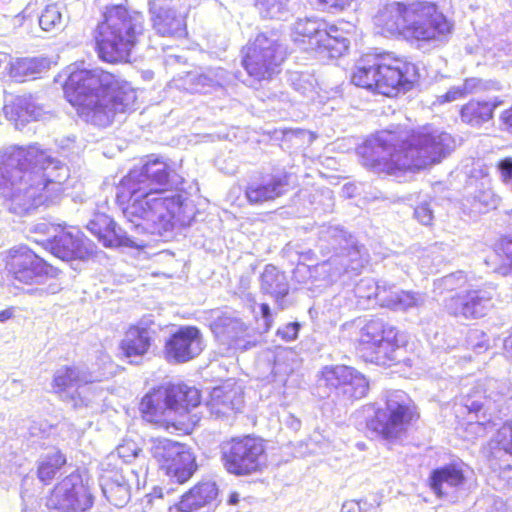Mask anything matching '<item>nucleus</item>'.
Masks as SVG:
<instances>
[{
	"label": "nucleus",
	"instance_id": "0eeeda50",
	"mask_svg": "<svg viewBox=\"0 0 512 512\" xmlns=\"http://www.w3.org/2000/svg\"><path fill=\"white\" fill-rule=\"evenodd\" d=\"M200 403L201 393L196 387L183 382L170 383L146 394L140 403V411L148 422L168 423L172 414L183 415Z\"/></svg>",
	"mask_w": 512,
	"mask_h": 512
},
{
	"label": "nucleus",
	"instance_id": "6e6552de",
	"mask_svg": "<svg viewBox=\"0 0 512 512\" xmlns=\"http://www.w3.org/2000/svg\"><path fill=\"white\" fill-rule=\"evenodd\" d=\"M319 248L323 255L332 252L328 259L334 274H359L368 263L366 247L339 226L323 227L319 233Z\"/></svg>",
	"mask_w": 512,
	"mask_h": 512
},
{
	"label": "nucleus",
	"instance_id": "4be33fe9",
	"mask_svg": "<svg viewBox=\"0 0 512 512\" xmlns=\"http://www.w3.org/2000/svg\"><path fill=\"white\" fill-rule=\"evenodd\" d=\"M162 329L153 315L143 316L136 325L131 326L120 342V349L131 364H139L151 346L152 336Z\"/></svg>",
	"mask_w": 512,
	"mask_h": 512
},
{
	"label": "nucleus",
	"instance_id": "ddd939ff",
	"mask_svg": "<svg viewBox=\"0 0 512 512\" xmlns=\"http://www.w3.org/2000/svg\"><path fill=\"white\" fill-rule=\"evenodd\" d=\"M288 53L287 45L279 34H257L254 41L243 48L242 65L255 80L270 79Z\"/></svg>",
	"mask_w": 512,
	"mask_h": 512
},
{
	"label": "nucleus",
	"instance_id": "4d7b16f0",
	"mask_svg": "<svg viewBox=\"0 0 512 512\" xmlns=\"http://www.w3.org/2000/svg\"><path fill=\"white\" fill-rule=\"evenodd\" d=\"M479 83L480 80L477 78L466 79L461 88H465V94H468L472 92V90L475 89Z\"/></svg>",
	"mask_w": 512,
	"mask_h": 512
},
{
	"label": "nucleus",
	"instance_id": "f704fd0d",
	"mask_svg": "<svg viewBox=\"0 0 512 512\" xmlns=\"http://www.w3.org/2000/svg\"><path fill=\"white\" fill-rule=\"evenodd\" d=\"M4 112L16 125L40 120L45 113L43 106L30 94L16 96L11 104L4 105Z\"/></svg>",
	"mask_w": 512,
	"mask_h": 512
},
{
	"label": "nucleus",
	"instance_id": "473e14b6",
	"mask_svg": "<svg viewBox=\"0 0 512 512\" xmlns=\"http://www.w3.org/2000/svg\"><path fill=\"white\" fill-rule=\"evenodd\" d=\"M103 496L115 507H124L131 498V488L122 469H105L99 476Z\"/></svg>",
	"mask_w": 512,
	"mask_h": 512
},
{
	"label": "nucleus",
	"instance_id": "9d476101",
	"mask_svg": "<svg viewBox=\"0 0 512 512\" xmlns=\"http://www.w3.org/2000/svg\"><path fill=\"white\" fill-rule=\"evenodd\" d=\"M368 390L367 378L346 365L325 366L318 379L319 396L344 407L365 397Z\"/></svg>",
	"mask_w": 512,
	"mask_h": 512
},
{
	"label": "nucleus",
	"instance_id": "3c124183",
	"mask_svg": "<svg viewBox=\"0 0 512 512\" xmlns=\"http://www.w3.org/2000/svg\"><path fill=\"white\" fill-rule=\"evenodd\" d=\"M465 95V88H461V86H454L451 87L445 94L438 96V102L440 104L453 102L464 97Z\"/></svg>",
	"mask_w": 512,
	"mask_h": 512
},
{
	"label": "nucleus",
	"instance_id": "c03bdc74",
	"mask_svg": "<svg viewBox=\"0 0 512 512\" xmlns=\"http://www.w3.org/2000/svg\"><path fill=\"white\" fill-rule=\"evenodd\" d=\"M61 22L62 16L55 9L46 8L39 17V25L45 32L58 29L61 25Z\"/></svg>",
	"mask_w": 512,
	"mask_h": 512
},
{
	"label": "nucleus",
	"instance_id": "49530a36",
	"mask_svg": "<svg viewBox=\"0 0 512 512\" xmlns=\"http://www.w3.org/2000/svg\"><path fill=\"white\" fill-rule=\"evenodd\" d=\"M414 217L422 225H431L434 219V211L431 207V201H424L417 205L414 209Z\"/></svg>",
	"mask_w": 512,
	"mask_h": 512
},
{
	"label": "nucleus",
	"instance_id": "39448f33",
	"mask_svg": "<svg viewBox=\"0 0 512 512\" xmlns=\"http://www.w3.org/2000/svg\"><path fill=\"white\" fill-rule=\"evenodd\" d=\"M418 67L390 54H367L359 59L351 81L358 87L385 96L412 89L419 80Z\"/></svg>",
	"mask_w": 512,
	"mask_h": 512
},
{
	"label": "nucleus",
	"instance_id": "0e129e2a",
	"mask_svg": "<svg viewBox=\"0 0 512 512\" xmlns=\"http://www.w3.org/2000/svg\"><path fill=\"white\" fill-rule=\"evenodd\" d=\"M321 30H322V29H321L320 27H314V28H312V29H309V31H308V32H315V33H318V32H321Z\"/></svg>",
	"mask_w": 512,
	"mask_h": 512
},
{
	"label": "nucleus",
	"instance_id": "a18cd8bd",
	"mask_svg": "<svg viewBox=\"0 0 512 512\" xmlns=\"http://www.w3.org/2000/svg\"><path fill=\"white\" fill-rule=\"evenodd\" d=\"M140 452L141 449L134 441H125L116 448L117 456L122 459L124 463H130Z\"/></svg>",
	"mask_w": 512,
	"mask_h": 512
},
{
	"label": "nucleus",
	"instance_id": "603ef678",
	"mask_svg": "<svg viewBox=\"0 0 512 512\" xmlns=\"http://www.w3.org/2000/svg\"><path fill=\"white\" fill-rule=\"evenodd\" d=\"M34 232L42 235L48 236V238H51L55 233L57 232V228L55 225L42 221L34 225Z\"/></svg>",
	"mask_w": 512,
	"mask_h": 512
},
{
	"label": "nucleus",
	"instance_id": "58836bf2",
	"mask_svg": "<svg viewBox=\"0 0 512 512\" xmlns=\"http://www.w3.org/2000/svg\"><path fill=\"white\" fill-rule=\"evenodd\" d=\"M50 68V61L44 57L17 58L10 63V76L19 82L36 79Z\"/></svg>",
	"mask_w": 512,
	"mask_h": 512
},
{
	"label": "nucleus",
	"instance_id": "5fc2aeb1",
	"mask_svg": "<svg viewBox=\"0 0 512 512\" xmlns=\"http://www.w3.org/2000/svg\"><path fill=\"white\" fill-rule=\"evenodd\" d=\"M341 512H364L361 501L350 500L343 503Z\"/></svg>",
	"mask_w": 512,
	"mask_h": 512
},
{
	"label": "nucleus",
	"instance_id": "72a5a7b5",
	"mask_svg": "<svg viewBox=\"0 0 512 512\" xmlns=\"http://www.w3.org/2000/svg\"><path fill=\"white\" fill-rule=\"evenodd\" d=\"M228 82V72L223 68L209 69L202 73L189 72L184 79L187 90L201 94L222 89Z\"/></svg>",
	"mask_w": 512,
	"mask_h": 512
},
{
	"label": "nucleus",
	"instance_id": "c9c22d12",
	"mask_svg": "<svg viewBox=\"0 0 512 512\" xmlns=\"http://www.w3.org/2000/svg\"><path fill=\"white\" fill-rule=\"evenodd\" d=\"M138 16L122 4L109 5L99 28L104 32H134Z\"/></svg>",
	"mask_w": 512,
	"mask_h": 512
},
{
	"label": "nucleus",
	"instance_id": "8fccbe9b",
	"mask_svg": "<svg viewBox=\"0 0 512 512\" xmlns=\"http://www.w3.org/2000/svg\"><path fill=\"white\" fill-rule=\"evenodd\" d=\"M495 251L509 261V269L512 270V234L502 236L495 244Z\"/></svg>",
	"mask_w": 512,
	"mask_h": 512
},
{
	"label": "nucleus",
	"instance_id": "bf43d9fd",
	"mask_svg": "<svg viewBox=\"0 0 512 512\" xmlns=\"http://www.w3.org/2000/svg\"><path fill=\"white\" fill-rule=\"evenodd\" d=\"M229 505H236L239 503V494L237 492H232L227 500Z\"/></svg>",
	"mask_w": 512,
	"mask_h": 512
},
{
	"label": "nucleus",
	"instance_id": "f3484780",
	"mask_svg": "<svg viewBox=\"0 0 512 512\" xmlns=\"http://www.w3.org/2000/svg\"><path fill=\"white\" fill-rule=\"evenodd\" d=\"M9 272L23 284L39 285L50 278H57L61 272L27 246L10 250Z\"/></svg>",
	"mask_w": 512,
	"mask_h": 512
},
{
	"label": "nucleus",
	"instance_id": "412c9836",
	"mask_svg": "<svg viewBox=\"0 0 512 512\" xmlns=\"http://www.w3.org/2000/svg\"><path fill=\"white\" fill-rule=\"evenodd\" d=\"M503 396L496 394L492 397L487 395L486 390L480 386L473 388L470 392L461 397L460 403L466 409L468 415L472 418L474 415L477 421L470 423L469 426L475 429V433L483 435L488 429L495 426L493 421L494 414L499 411V402Z\"/></svg>",
	"mask_w": 512,
	"mask_h": 512
},
{
	"label": "nucleus",
	"instance_id": "bb28decb",
	"mask_svg": "<svg viewBox=\"0 0 512 512\" xmlns=\"http://www.w3.org/2000/svg\"><path fill=\"white\" fill-rule=\"evenodd\" d=\"M215 336L230 348L248 350L256 345L255 341L247 339L248 327L234 312H224L211 323Z\"/></svg>",
	"mask_w": 512,
	"mask_h": 512
},
{
	"label": "nucleus",
	"instance_id": "f257e3e1",
	"mask_svg": "<svg viewBox=\"0 0 512 512\" xmlns=\"http://www.w3.org/2000/svg\"><path fill=\"white\" fill-rule=\"evenodd\" d=\"M184 182L163 157L148 155L117 187V198L128 202L123 209L124 225L97 212L86 228L105 248L141 249L146 245L141 235H163L176 223L189 225L194 220L196 208L183 188Z\"/></svg>",
	"mask_w": 512,
	"mask_h": 512
},
{
	"label": "nucleus",
	"instance_id": "9b49d317",
	"mask_svg": "<svg viewBox=\"0 0 512 512\" xmlns=\"http://www.w3.org/2000/svg\"><path fill=\"white\" fill-rule=\"evenodd\" d=\"M404 339L399 330L382 317L368 320L360 330V346L366 361L377 365L399 362L398 350Z\"/></svg>",
	"mask_w": 512,
	"mask_h": 512
},
{
	"label": "nucleus",
	"instance_id": "aec40b11",
	"mask_svg": "<svg viewBox=\"0 0 512 512\" xmlns=\"http://www.w3.org/2000/svg\"><path fill=\"white\" fill-rule=\"evenodd\" d=\"M44 241L46 249L55 257L66 262L75 260L86 261L97 251L95 243L75 227L69 230L62 229Z\"/></svg>",
	"mask_w": 512,
	"mask_h": 512
},
{
	"label": "nucleus",
	"instance_id": "4468645a",
	"mask_svg": "<svg viewBox=\"0 0 512 512\" xmlns=\"http://www.w3.org/2000/svg\"><path fill=\"white\" fill-rule=\"evenodd\" d=\"M89 382H92V376L86 370L63 366L54 373L53 388L75 411L94 409L98 405V394L93 387L86 386Z\"/></svg>",
	"mask_w": 512,
	"mask_h": 512
},
{
	"label": "nucleus",
	"instance_id": "7c9ffc66",
	"mask_svg": "<svg viewBox=\"0 0 512 512\" xmlns=\"http://www.w3.org/2000/svg\"><path fill=\"white\" fill-rule=\"evenodd\" d=\"M260 291L272 298L280 310L289 307L290 285L286 274L273 264H267L260 275Z\"/></svg>",
	"mask_w": 512,
	"mask_h": 512
},
{
	"label": "nucleus",
	"instance_id": "dca6fc26",
	"mask_svg": "<svg viewBox=\"0 0 512 512\" xmlns=\"http://www.w3.org/2000/svg\"><path fill=\"white\" fill-rule=\"evenodd\" d=\"M151 453L170 477L171 486L187 482L198 468L194 455L178 442L160 440L152 446Z\"/></svg>",
	"mask_w": 512,
	"mask_h": 512
},
{
	"label": "nucleus",
	"instance_id": "a211bd4d",
	"mask_svg": "<svg viewBox=\"0 0 512 512\" xmlns=\"http://www.w3.org/2000/svg\"><path fill=\"white\" fill-rule=\"evenodd\" d=\"M293 174L284 167L264 168L249 180L245 196L250 204H263L287 194L292 189Z\"/></svg>",
	"mask_w": 512,
	"mask_h": 512
},
{
	"label": "nucleus",
	"instance_id": "e433bc0d",
	"mask_svg": "<svg viewBox=\"0 0 512 512\" xmlns=\"http://www.w3.org/2000/svg\"><path fill=\"white\" fill-rule=\"evenodd\" d=\"M301 35L308 36L309 44L321 58L337 59L343 56L350 46V41L343 36H336L333 34Z\"/></svg>",
	"mask_w": 512,
	"mask_h": 512
},
{
	"label": "nucleus",
	"instance_id": "13d9d810",
	"mask_svg": "<svg viewBox=\"0 0 512 512\" xmlns=\"http://www.w3.org/2000/svg\"><path fill=\"white\" fill-rule=\"evenodd\" d=\"M14 316V309L8 308L0 311V322L4 323Z\"/></svg>",
	"mask_w": 512,
	"mask_h": 512
},
{
	"label": "nucleus",
	"instance_id": "69168bd1",
	"mask_svg": "<svg viewBox=\"0 0 512 512\" xmlns=\"http://www.w3.org/2000/svg\"><path fill=\"white\" fill-rule=\"evenodd\" d=\"M301 77H302V75H300L298 73H294L293 76H292V79L293 80H300Z\"/></svg>",
	"mask_w": 512,
	"mask_h": 512
},
{
	"label": "nucleus",
	"instance_id": "f03ea898",
	"mask_svg": "<svg viewBox=\"0 0 512 512\" xmlns=\"http://www.w3.org/2000/svg\"><path fill=\"white\" fill-rule=\"evenodd\" d=\"M69 176L67 164L37 144L13 146L0 162V196L10 202V212L31 214L40 206L59 204Z\"/></svg>",
	"mask_w": 512,
	"mask_h": 512
},
{
	"label": "nucleus",
	"instance_id": "de8ad7c7",
	"mask_svg": "<svg viewBox=\"0 0 512 512\" xmlns=\"http://www.w3.org/2000/svg\"><path fill=\"white\" fill-rule=\"evenodd\" d=\"M260 318L257 319V330L263 334L270 330L273 324V314L269 304L262 303L259 307Z\"/></svg>",
	"mask_w": 512,
	"mask_h": 512
},
{
	"label": "nucleus",
	"instance_id": "20e7f679",
	"mask_svg": "<svg viewBox=\"0 0 512 512\" xmlns=\"http://www.w3.org/2000/svg\"><path fill=\"white\" fill-rule=\"evenodd\" d=\"M63 91L86 123L105 128L117 114L134 110L136 92L127 82L101 69H82L69 73Z\"/></svg>",
	"mask_w": 512,
	"mask_h": 512
},
{
	"label": "nucleus",
	"instance_id": "680f3d73",
	"mask_svg": "<svg viewBox=\"0 0 512 512\" xmlns=\"http://www.w3.org/2000/svg\"><path fill=\"white\" fill-rule=\"evenodd\" d=\"M279 361H280V358L276 357L275 362H274V366H273V371L275 372V374L280 373V372H283V373L287 374L289 372L287 369H284L283 371L280 370V368H279L280 367Z\"/></svg>",
	"mask_w": 512,
	"mask_h": 512
},
{
	"label": "nucleus",
	"instance_id": "864d4df0",
	"mask_svg": "<svg viewBox=\"0 0 512 512\" xmlns=\"http://www.w3.org/2000/svg\"><path fill=\"white\" fill-rule=\"evenodd\" d=\"M317 4L323 5L327 8L344 10L349 7L353 0H314Z\"/></svg>",
	"mask_w": 512,
	"mask_h": 512
},
{
	"label": "nucleus",
	"instance_id": "a19ab883",
	"mask_svg": "<svg viewBox=\"0 0 512 512\" xmlns=\"http://www.w3.org/2000/svg\"><path fill=\"white\" fill-rule=\"evenodd\" d=\"M404 36L412 48L429 53L447 42V34H399Z\"/></svg>",
	"mask_w": 512,
	"mask_h": 512
},
{
	"label": "nucleus",
	"instance_id": "79ce46f5",
	"mask_svg": "<svg viewBox=\"0 0 512 512\" xmlns=\"http://www.w3.org/2000/svg\"><path fill=\"white\" fill-rule=\"evenodd\" d=\"M467 278L463 271L459 270L445 275L434 281L436 289L443 291H453L461 288L466 283Z\"/></svg>",
	"mask_w": 512,
	"mask_h": 512
},
{
	"label": "nucleus",
	"instance_id": "1a4fd4ad",
	"mask_svg": "<svg viewBox=\"0 0 512 512\" xmlns=\"http://www.w3.org/2000/svg\"><path fill=\"white\" fill-rule=\"evenodd\" d=\"M220 460L225 471L234 476H250L266 466L264 441L255 436L233 437L220 444Z\"/></svg>",
	"mask_w": 512,
	"mask_h": 512
},
{
	"label": "nucleus",
	"instance_id": "7ed1b4c3",
	"mask_svg": "<svg viewBox=\"0 0 512 512\" xmlns=\"http://www.w3.org/2000/svg\"><path fill=\"white\" fill-rule=\"evenodd\" d=\"M454 148L455 139L445 131L429 128L413 131L397 125L368 137L358 148V155L368 170L397 175L438 163Z\"/></svg>",
	"mask_w": 512,
	"mask_h": 512
},
{
	"label": "nucleus",
	"instance_id": "a878e982",
	"mask_svg": "<svg viewBox=\"0 0 512 512\" xmlns=\"http://www.w3.org/2000/svg\"><path fill=\"white\" fill-rule=\"evenodd\" d=\"M394 12L396 17L404 22L417 17L423 25L435 32H449L451 30V23L439 12L437 5L432 2L415 1L409 5L397 2L394 4Z\"/></svg>",
	"mask_w": 512,
	"mask_h": 512
},
{
	"label": "nucleus",
	"instance_id": "6ab92c4d",
	"mask_svg": "<svg viewBox=\"0 0 512 512\" xmlns=\"http://www.w3.org/2000/svg\"><path fill=\"white\" fill-rule=\"evenodd\" d=\"M204 348V337L198 327L180 326L166 338L163 355L170 364H183L197 358Z\"/></svg>",
	"mask_w": 512,
	"mask_h": 512
},
{
	"label": "nucleus",
	"instance_id": "423d86ee",
	"mask_svg": "<svg viewBox=\"0 0 512 512\" xmlns=\"http://www.w3.org/2000/svg\"><path fill=\"white\" fill-rule=\"evenodd\" d=\"M366 427L376 438L394 443L406 435L419 413L413 400L401 390L389 392L383 406H368Z\"/></svg>",
	"mask_w": 512,
	"mask_h": 512
},
{
	"label": "nucleus",
	"instance_id": "5701e85b",
	"mask_svg": "<svg viewBox=\"0 0 512 512\" xmlns=\"http://www.w3.org/2000/svg\"><path fill=\"white\" fill-rule=\"evenodd\" d=\"M356 293L363 298L375 297L395 311H411L424 305L426 295L417 291L398 290L392 291L387 296H382L385 290H381L378 283L370 279H361L356 285Z\"/></svg>",
	"mask_w": 512,
	"mask_h": 512
},
{
	"label": "nucleus",
	"instance_id": "c85d7f7f",
	"mask_svg": "<svg viewBox=\"0 0 512 512\" xmlns=\"http://www.w3.org/2000/svg\"><path fill=\"white\" fill-rule=\"evenodd\" d=\"M136 34H97L95 49L98 57L107 63L128 62L136 44Z\"/></svg>",
	"mask_w": 512,
	"mask_h": 512
},
{
	"label": "nucleus",
	"instance_id": "cd10ccee",
	"mask_svg": "<svg viewBox=\"0 0 512 512\" xmlns=\"http://www.w3.org/2000/svg\"><path fill=\"white\" fill-rule=\"evenodd\" d=\"M205 405L212 417L216 419L228 418L243 408V389L236 384L215 387Z\"/></svg>",
	"mask_w": 512,
	"mask_h": 512
},
{
	"label": "nucleus",
	"instance_id": "2eb2a0df",
	"mask_svg": "<svg viewBox=\"0 0 512 512\" xmlns=\"http://www.w3.org/2000/svg\"><path fill=\"white\" fill-rule=\"evenodd\" d=\"M95 497L79 470L57 483L46 498V507L56 512H88Z\"/></svg>",
	"mask_w": 512,
	"mask_h": 512
},
{
	"label": "nucleus",
	"instance_id": "393cba45",
	"mask_svg": "<svg viewBox=\"0 0 512 512\" xmlns=\"http://www.w3.org/2000/svg\"><path fill=\"white\" fill-rule=\"evenodd\" d=\"M492 297L486 290H470L456 294L445 301V310L454 317L478 319L484 317L492 307Z\"/></svg>",
	"mask_w": 512,
	"mask_h": 512
},
{
	"label": "nucleus",
	"instance_id": "c756f323",
	"mask_svg": "<svg viewBox=\"0 0 512 512\" xmlns=\"http://www.w3.org/2000/svg\"><path fill=\"white\" fill-rule=\"evenodd\" d=\"M466 481L463 463L452 462L433 469L429 476V485L439 498H448L462 487Z\"/></svg>",
	"mask_w": 512,
	"mask_h": 512
},
{
	"label": "nucleus",
	"instance_id": "09e8293b",
	"mask_svg": "<svg viewBox=\"0 0 512 512\" xmlns=\"http://www.w3.org/2000/svg\"><path fill=\"white\" fill-rule=\"evenodd\" d=\"M301 324L297 321L289 322L279 327L276 335L285 342H291L297 339Z\"/></svg>",
	"mask_w": 512,
	"mask_h": 512
},
{
	"label": "nucleus",
	"instance_id": "b1692460",
	"mask_svg": "<svg viewBox=\"0 0 512 512\" xmlns=\"http://www.w3.org/2000/svg\"><path fill=\"white\" fill-rule=\"evenodd\" d=\"M465 206L474 213H487L497 207L499 197L492 188V180L483 170H473L465 187Z\"/></svg>",
	"mask_w": 512,
	"mask_h": 512
},
{
	"label": "nucleus",
	"instance_id": "e2e57ef3",
	"mask_svg": "<svg viewBox=\"0 0 512 512\" xmlns=\"http://www.w3.org/2000/svg\"><path fill=\"white\" fill-rule=\"evenodd\" d=\"M506 223L512 228V209L506 213Z\"/></svg>",
	"mask_w": 512,
	"mask_h": 512
},
{
	"label": "nucleus",
	"instance_id": "6e6d98bb",
	"mask_svg": "<svg viewBox=\"0 0 512 512\" xmlns=\"http://www.w3.org/2000/svg\"><path fill=\"white\" fill-rule=\"evenodd\" d=\"M500 121L504 127V130L512 133V107L501 113Z\"/></svg>",
	"mask_w": 512,
	"mask_h": 512
},
{
	"label": "nucleus",
	"instance_id": "052dcab7",
	"mask_svg": "<svg viewBox=\"0 0 512 512\" xmlns=\"http://www.w3.org/2000/svg\"><path fill=\"white\" fill-rule=\"evenodd\" d=\"M504 348L506 352L512 356V336L504 340Z\"/></svg>",
	"mask_w": 512,
	"mask_h": 512
},
{
	"label": "nucleus",
	"instance_id": "2f4dec72",
	"mask_svg": "<svg viewBox=\"0 0 512 512\" xmlns=\"http://www.w3.org/2000/svg\"><path fill=\"white\" fill-rule=\"evenodd\" d=\"M486 457L491 465L499 468H510L512 461V419L507 420L491 437L484 448Z\"/></svg>",
	"mask_w": 512,
	"mask_h": 512
},
{
	"label": "nucleus",
	"instance_id": "37998d69",
	"mask_svg": "<svg viewBox=\"0 0 512 512\" xmlns=\"http://www.w3.org/2000/svg\"><path fill=\"white\" fill-rule=\"evenodd\" d=\"M466 343L469 348L479 354L488 349L489 338L482 330L471 329L466 335Z\"/></svg>",
	"mask_w": 512,
	"mask_h": 512
},
{
	"label": "nucleus",
	"instance_id": "ea45409f",
	"mask_svg": "<svg viewBox=\"0 0 512 512\" xmlns=\"http://www.w3.org/2000/svg\"><path fill=\"white\" fill-rule=\"evenodd\" d=\"M66 462V456L60 450L54 449L52 452L47 453L39 461L37 470L39 480L49 483Z\"/></svg>",
	"mask_w": 512,
	"mask_h": 512
},
{
	"label": "nucleus",
	"instance_id": "4c0bfd02",
	"mask_svg": "<svg viewBox=\"0 0 512 512\" xmlns=\"http://www.w3.org/2000/svg\"><path fill=\"white\" fill-rule=\"evenodd\" d=\"M501 104L502 101L497 99L470 100L460 109L461 120L472 127H480L493 118L494 110Z\"/></svg>",
	"mask_w": 512,
	"mask_h": 512
},
{
	"label": "nucleus",
	"instance_id": "f8f14e48",
	"mask_svg": "<svg viewBox=\"0 0 512 512\" xmlns=\"http://www.w3.org/2000/svg\"><path fill=\"white\" fill-rule=\"evenodd\" d=\"M175 488L170 484L156 486L145 496L146 503L157 510L167 508L168 512H194L205 506L216 505L219 488L215 481L203 479L187 492L179 501L174 497Z\"/></svg>",
	"mask_w": 512,
	"mask_h": 512
}]
</instances>
